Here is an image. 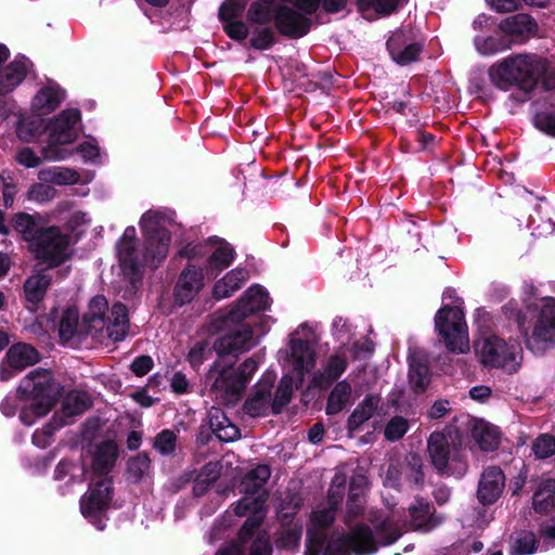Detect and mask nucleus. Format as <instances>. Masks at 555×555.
<instances>
[{
    "label": "nucleus",
    "mask_w": 555,
    "mask_h": 555,
    "mask_svg": "<svg viewBox=\"0 0 555 555\" xmlns=\"http://www.w3.org/2000/svg\"><path fill=\"white\" fill-rule=\"evenodd\" d=\"M346 481L344 473H336L328 489L326 505L319 506L311 513L305 555H370L379 545L391 544L401 537L399 520H393L398 517V512H369L367 520L373 529L364 522L357 524L350 527L346 535L333 534L324 547V529L335 520L336 509L345 495Z\"/></svg>",
    "instance_id": "1"
},
{
    "label": "nucleus",
    "mask_w": 555,
    "mask_h": 555,
    "mask_svg": "<svg viewBox=\"0 0 555 555\" xmlns=\"http://www.w3.org/2000/svg\"><path fill=\"white\" fill-rule=\"evenodd\" d=\"M270 307L268 292L260 285H253L242 296L227 308L214 314L210 331L224 332L218 338L214 348L219 354L245 352L255 347L268 332L264 319L254 325L247 320Z\"/></svg>",
    "instance_id": "2"
},
{
    "label": "nucleus",
    "mask_w": 555,
    "mask_h": 555,
    "mask_svg": "<svg viewBox=\"0 0 555 555\" xmlns=\"http://www.w3.org/2000/svg\"><path fill=\"white\" fill-rule=\"evenodd\" d=\"M171 218L165 211L151 209L142 215L140 220L144 237L142 247L137 242L134 227L125 229L116 245V253L121 270L126 274H135L142 268L156 269L166 259L171 242V235L166 228Z\"/></svg>",
    "instance_id": "3"
},
{
    "label": "nucleus",
    "mask_w": 555,
    "mask_h": 555,
    "mask_svg": "<svg viewBox=\"0 0 555 555\" xmlns=\"http://www.w3.org/2000/svg\"><path fill=\"white\" fill-rule=\"evenodd\" d=\"M179 254L189 260L175 287V300L180 306L191 302L204 288L205 275L208 279L217 276L234 260L233 248L218 237L190 243Z\"/></svg>",
    "instance_id": "4"
},
{
    "label": "nucleus",
    "mask_w": 555,
    "mask_h": 555,
    "mask_svg": "<svg viewBox=\"0 0 555 555\" xmlns=\"http://www.w3.org/2000/svg\"><path fill=\"white\" fill-rule=\"evenodd\" d=\"M315 341L314 330L311 325L304 323L289 335V351H286L284 366L292 374L282 377L272 403L274 413L289 402L294 385L300 384L306 373H309L315 365Z\"/></svg>",
    "instance_id": "5"
},
{
    "label": "nucleus",
    "mask_w": 555,
    "mask_h": 555,
    "mask_svg": "<svg viewBox=\"0 0 555 555\" xmlns=\"http://www.w3.org/2000/svg\"><path fill=\"white\" fill-rule=\"evenodd\" d=\"M547 69L545 57L535 53H515L493 63L488 69V76L491 83L502 90L512 87L531 90Z\"/></svg>",
    "instance_id": "6"
},
{
    "label": "nucleus",
    "mask_w": 555,
    "mask_h": 555,
    "mask_svg": "<svg viewBox=\"0 0 555 555\" xmlns=\"http://www.w3.org/2000/svg\"><path fill=\"white\" fill-rule=\"evenodd\" d=\"M17 393L23 401L20 420L31 426L52 410L61 395V385L54 380L51 371L36 369L23 377Z\"/></svg>",
    "instance_id": "7"
},
{
    "label": "nucleus",
    "mask_w": 555,
    "mask_h": 555,
    "mask_svg": "<svg viewBox=\"0 0 555 555\" xmlns=\"http://www.w3.org/2000/svg\"><path fill=\"white\" fill-rule=\"evenodd\" d=\"M81 327L86 335L100 339L106 335L113 341H121L128 333L129 320L127 308L115 304L108 313V302L104 296H94L82 317Z\"/></svg>",
    "instance_id": "8"
},
{
    "label": "nucleus",
    "mask_w": 555,
    "mask_h": 555,
    "mask_svg": "<svg viewBox=\"0 0 555 555\" xmlns=\"http://www.w3.org/2000/svg\"><path fill=\"white\" fill-rule=\"evenodd\" d=\"M257 369L258 361L254 358L246 359L237 367L217 361L210 367L206 383L216 400L222 404H234L240 400Z\"/></svg>",
    "instance_id": "9"
},
{
    "label": "nucleus",
    "mask_w": 555,
    "mask_h": 555,
    "mask_svg": "<svg viewBox=\"0 0 555 555\" xmlns=\"http://www.w3.org/2000/svg\"><path fill=\"white\" fill-rule=\"evenodd\" d=\"M234 512L237 516L247 517L238 534L242 554L247 552V555H271L269 534L260 529L264 518L263 498H243L237 502Z\"/></svg>",
    "instance_id": "10"
},
{
    "label": "nucleus",
    "mask_w": 555,
    "mask_h": 555,
    "mask_svg": "<svg viewBox=\"0 0 555 555\" xmlns=\"http://www.w3.org/2000/svg\"><path fill=\"white\" fill-rule=\"evenodd\" d=\"M80 112L69 108L59 114L47 127L48 138L42 146L43 158L59 162L68 158L73 154L69 145L78 135Z\"/></svg>",
    "instance_id": "11"
},
{
    "label": "nucleus",
    "mask_w": 555,
    "mask_h": 555,
    "mask_svg": "<svg viewBox=\"0 0 555 555\" xmlns=\"http://www.w3.org/2000/svg\"><path fill=\"white\" fill-rule=\"evenodd\" d=\"M476 353L485 365L501 369L509 374L518 371L522 359V349L517 341L506 343L498 336L479 340Z\"/></svg>",
    "instance_id": "12"
},
{
    "label": "nucleus",
    "mask_w": 555,
    "mask_h": 555,
    "mask_svg": "<svg viewBox=\"0 0 555 555\" xmlns=\"http://www.w3.org/2000/svg\"><path fill=\"white\" fill-rule=\"evenodd\" d=\"M526 336L527 347L534 353H542L555 345V299H544L537 310L531 330L518 320Z\"/></svg>",
    "instance_id": "13"
},
{
    "label": "nucleus",
    "mask_w": 555,
    "mask_h": 555,
    "mask_svg": "<svg viewBox=\"0 0 555 555\" xmlns=\"http://www.w3.org/2000/svg\"><path fill=\"white\" fill-rule=\"evenodd\" d=\"M435 327L450 351L465 353L469 350L468 328L459 306L440 308L435 317Z\"/></svg>",
    "instance_id": "14"
},
{
    "label": "nucleus",
    "mask_w": 555,
    "mask_h": 555,
    "mask_svg": "<svg viewBox=\"0 0 555 555\" xmlns=\"http://www.w3.org/2000/svg\"><path fill=\"white\" fill-rule=\"evenodd\" d=\"M372 351L373 346L366 338L354 341L352 346L344 345L328 358L323 370L313 375L312 384L317 387H322L333 383L346 371L349 357L353 359H364L370 356Z\"/></svg>",
    "instance_id": "15"
},
{
    "label": "nucleus",
    "mask_w": 555,
    "mask_h": 555,
    "mask_svg": "<svg viewBox=\"0 0 555 555\" xmlns=\"http://www.w3.org/2000/svg\"><path fill=\"white\" fill-rule=\"evenodd\" d=\"M69 237L56 227L46 228L29 247L40 262L49 268L64 263L70 257Z\"/></svg>",
    "instance_id": "16"
},
{
    "label": "nucleus",
    "mask_w": 555,
    "mask_h": 555,
    "mask_svg": "<svg viewBox=\"0 0 555 555\" xmlns=\"http://www.w3.org/2000/svg\"><path fill=\"white\" fill-rule=\"evenodd\" d=\"M85 479L90 480L91 485L89 491L80 500V511L99 530H102L105 524L100 516L111 501V479L96 477Z\"/></svg>",
    "instance_id": "17"
},
{
    "label": "nucleus",
    "mask_w": 555,
    "mask_h": 555,
    "mask_svg": "<svg viewBox=\"0 0 555 555\" xmlns=\"http://www.w3.org/2000/svg\"><path fill=\"white\" fill-rule=\"evenodd\" d=\"M493 25L492 17L480 14L473 21V28L478 31L473 39L475 50L482 56H493L511 50L509 41L498 28L494 33L488 30Z\"/></svg>",
    "instance_id": "18"
},
{
    "label": "nucleus",
    "mask_w": 555,
    "mask_h": 555,
    "mask_svg": "<svg viewBox=\"0 0 555 555\" xmlns=\"http://www.w3.org/2000/svg\"><path fill=\"white\" fill-rule=\"evenodd\" d=\"M299 506L300 499L296 496H291L287 505H284L283 503L278 505L276 514L282 522V530L276 540L279 547L288 551L298 547L302 533V525L297 520L294 521V517Z\"/></svg>",
    "instance_id": "19"
},
{
    "label": "nucleus",
    "mask_w": 555,
    "mask_h": 555,
    "mask_svg": "<svg viewBox=\"0 0 555 555\" xmlns=\"http://www.w3.org/2000/svg\"><path fill=\"white\" fill-rule=\"evenodd\" d=\"M388 512H398V517H395V522L399 520L401 527V533L403 532L405 527L411 529H420L424 531H429L433 529L437 522L431 517L430 505L421 499H416L414 503L409 506L408 515L405 512L393 508L388 502L386 503L385 508L383 509H371L370 513H388Z\"/></svg>",
    "instance_id": "20"
},
{
    "label": "nucleus",
    "mask_w": 555,
    "mask_h": 555,
    "mask_svg": "<svg viewBox=\"0 0 555 555\" xmlns=\"http://www.w3.org/2000/svg\"><path fill=\"white\" fill-rule=\"evenodd\" d=\"M10 57V50L0 42V94L13 91L25 79L30 68V62L25 56H16L3 67Z\"/></svg>",
    "instance_id": "21"
},
{
    "label": "nucleus",
    "mask_w": 555,
    "mask_h": 555,
    "mask_svg": "<svg viewBox=\"0 0 555 555\" xmlns=\"http://www.w3.org/2000/svg\"><path fill=\"white\" fill-rule=\"evenodd\" d=\"M39 359V353L33 346L25 343L14 344L0 363V380L11 379L16 372L36 364Z\"/></svg>",
    "instance_id": "22"
},
{
    "label": "nucleus",
    "mask_w": 555,
    "mask_h": 555,
    "mask_svg": "<svg viewBox=\"0 0 555 555\" xmlns=\"http://www.w3.org/2000/svg\"><path fill=\"white\" fill-rule=\"evenodd\" d=\"M498 29L504 34L512 49L514 46L522 44L533 37L538 30V24L530 15L519 13L500 21Z\"/></svg>",
    "instance_id": "23"
},
{
    "label": "nucleus",
    "mask_w": 555,
    "mask_h": 555,
    "mask_svg": "<svg viewBox=\"0 0 555 555\" xmlns=\"http://www.w3.org/2000/svg\"><path fill=\"white\" fill-rule=\"evenodd\" d=\"M118 456V448L112 440H105L92 448L90 455V468H82L85 478L96 477L108 478V473L113 468Z\"/></svg>",
    "instance_id": "24"
},
{
    "label": "nucleus",
    "mask_w": 555,
    "mask_h": 555,
    "mask_svg": "<svg viewBox=\"0 0 555 555\" xmlns=\"http://www.w3.org/2000/svg\"><path fill=\"white\" fill-rule=\"evenodd\" d=\"M410 486H420L424 481L421 459L412 454L405 465H389L384 485L386 488L397 489L401 485V479Z\"/></svg>",
    "instance_id": "25"
},
{
    "label": "nucleus",
    "mask_w": 555,
    "mask_h": 555,
    "mask_svg": "<svg viewBox=\"0 0 555 555\" xmlns=\"http://www.w3.org/2000/svg\"><path fill=\"white\" fill-rule=\"evenodd\" d=\"M505 487V475L500 467L489 466L480 475L477 498L483 505L493 504L499 500Z\"/></svg>",
    "instance_id": "26"
},
{
    "label": "nucleus",
    "mask_w": 555,
    "mask_h": 555,
    "mask_svg": "<svg viewBox=\"0 0 555 555\" xmlns=\"http://www.w3.org/2000/svg\"><path fill=\"white\" fill-rule=\"evenodd\" d=\"M275 377L271 373L262 375L261 379L255 386L253 392L244 403L245 412L253 416H261L267 413L271 403V389Z\"/></svg>",
    "instance_id": "27"
},
{
    "label": "nucleus",
    "mask_w": 555,
    "mask_h": 555,
    "mask_svg": "<svg viewBox=\"0 0 555 555\" xmlns=\"http://www.w3.org/2000/svg\"><path fill=\"white\" fill-rule=\"evenodd\" d=\"M369 480L364 475H354L350 481L346 504L345 524L350 526L351 519L364 512Z\"/></svg>",
    "instance_id": "28"
},
{
    "label": "nucleus",
    "mask_w": 555,
    "mask_h": 555,
    "mask_svg": "<svg viewBox=\"0 0 555 555\" xmlns=\"http://www.w3.org/2000/svg\"><path fill=\"white\" fill-rule=\"evenodd\" d=\"M387 48L392 60L400 65L415 61L421 51L418 44L409 42L406 33L403 30L391 35L387 41Z\"/></svg>",
    "instance_id": "29"
},
{
    "label": "nucleus",
    "mask_w": 555,
    "mask_h": 555,
    "mask_svg": "<svg viewBox=\"0 0 555 555\" xmlns=\"http://www.w3.org/2000/svg\"><path fill=\"white\" fill-rule=\"evenodd\" d=\"M470 436L482 451H492L499 447L501 434L496 426L483 420H470Z\"/></svg>",
    "instance_id": "30"
},
{
    "label": "nucleus",
    "mask_w": 555,
    "mask_h": 555,
    "mask_svg": "<svg viewBox=\"0 0 555 555\" xmlns=\"http://www.w3.org/2000/svg\"><path fill=\"white\" fill-rule=\"evenodd\" d=\"M270 476L271 470L267 465H258L256 468L247 473L240 486L241 491L246 494L244 498H263V504H266L268 494L266 491H262V488L270 478ZM263 509L266 511V505H263Z\"/></svg>",
    "instance_id": "31"
},
{
    "label": "nucleus",
    "mask_w": 555,
    "mask_h": 555,
    "mask_svg": "<svg viewBox=\"0 0 555 555\" xmlns=\"http://www.w3.org/2000/svg\"><path fill=\"white\" fill-rule=\"evenodd\" d=\"M64 92L57 85L49 83L42 87L34 96L31 109L38 116L53 112L63 101Z\"/></svg>",
    "instance_id": "32"
},
{
    "label": "nucleus",
    "mask_w": 555,
    "mask_h": 555,
    "mask_svg": "<svg viewBox=\"0 0 555 555\" xmlns=\"http://www.w3.org/2000/svg\"><path fill=\"white\" fill-rule=\"evenodd\" d=\"M249 274L246 269L235 268L229 271L223 278L218 280L212 287V297L217 300L231 297L248 280Z\"/></svg>",
    "instance_id": "33"
},
{
    "label": "nucleus",
    "mask_w": 555,
    "mask_h": 555,
    "mask_svg": "<svg viewBox=\"0 0 555 555\" xmlns=\"http://www.w3.org/2000/svg\"><path fill=\"white\" fill-rule=\"evenodd\" d=\"M46 220L39 214L29 215L26 212H20L13 218L14 229L23 236L28 243V246L39 238L41 231H44L43 224Z\"/></svg>",
    "instance_id": "34"
},
{
    "label": "nucleus",
    "mask_w": 555,
    "mask_h": 555,
    "mask_svg": "<svg viewBox=\"0 0 555 555\" xmlns=\"http://www.w3.org/2000/svg\"><path fill=\"white\" fill-rule=\"evenodd\" d=\"M428 453L433 465L441 474L449 473L450 450L449 441L444 434L433 433L428 439Z\"/></svg>",
    "instance_id": "35"
},
{
    "label": "nucleus",
    "mask_w": 555,
    "mask_h": 555,
    "mask_svg": "<svg viewBox=\"0 0 555 555\" xmlns=\"http://www.w3.org/2000/svg\"><path fill=\"white\" fill-rule=\"evenodd\" d=\"M208 417L210 428L220 441L233 442L240 438V429L220 409L211 408Z\"/></svg>",
    "instance_id": "36"
},
{
    "label": "nucleus",
    "mask_w": 555,
    "mask_h": 555,
    "mask_svg": "<svg viewBox=\"0 0 555 555\" xmlns=\"http://www.w3.org/2000/svg\"><path fill=\"white\" fill-rule=\"evenodd\" d=\"M90 405L91 400L86 392L74 390L64 397L62 410L55 413V415H59V421H66L68 424L69 418L82 414Z\"/></svg>",
    "instance_id": "37"
},
{
    "label": "nucleus",
    "mask_w": 555,
    "mask_h": 555,
    "mask_svg": "<svg viewBox=\"0 0 555 555\" xmlns=\"http://www.w3.org/2000/svg\"><path fill=\"white\" fill-rule=\"evenodd\" d=\"M379 397L375 395L366 396L353 410L348 420V429L350 431L358 430L362 424L372 418L375 414H379Z\"/></svg>",
    "instance_id": "38"
},
{
    "label": "nucleus",
    "mask_w": 555,
    "mask_h": 555,
    "mask_svg": "<svg viewBox=\"0 0 555 555\" xmlns=\"http://www.w3.org/2000/svg\"><path fill=\"white\" fill-rule=\"evenodd\" d=\"M51 278L44 272H34L24 283L25 298L29 304H39L50 286Z\"/></svg>",
    "instance_id": "39"
},
{
    "label": "nucleus",
    "mask_w": 555,
    "mask_h": 555,
    "mask_svg": "<svg viewBox=\"0 0 555 555\" xmlns=\"http://www.w3.org/2000/svg\"><path fill=\"white\" fill-rule=\"evenodd\" d=\"M38 179L44 183L69 185L79 181V175L70 168L54 166L40 170Z\"/></svg>",
    "instance_id": "40"
},
{
    "label": "nucleus",
    "mask_w": 555,
    "mask_h": 555,
    "mask_svg": "<svg viewBox=\"0 0 555 555\" xmlns=\"http://www.w3.org/2000/svg\"><path fill=\"white\" fill-rule=\"evenodd\" d=\"M351 399V385L347 380L338 382L332 389L326 404L327 414L341 412Z\"/></svg>",
    "instance_id": "41"
},
{
    "label": "nucleus",
    "mask_w": 555,
    "mask_h": 555,
    "mask_svg": "<svg viewBox=\"0 0 555 555\" xmlns=\"http://www.w3.org/2000/svg\"><path fill=\"white\" fill-rule=\"evenodd\" d=\"M533 508L539 513H545L555 507V480L545 479L533 494Z\"/></svg>",
    "instance_id": "42"
},
{
    "label": "nucleus",
    "mask_w": 555,
    "mask_h": 555,
    "mask_svg": "<svg viewBox=\"0 0 555 555\" xmlns=\"http://www.w3.org/2000/svg\"><path fill=\"white\" fill-rule=\"evenodd\" d=\"M405 2L406 0H357V5L362 15L369 18L371 13L388 15Z\"/></svg>",
    "instance_id": "43"
},
{
    "label": "nucleus",
    "mask_w": 555,
    "mask_h": 555,
    "mask_svg": "<svg viewBox=\"0 0 555 555\" xmlns=\"http://www.w3.org/2000/svg\"><path fill=\"white\" fill-rule=\"evenodd\" d=\"M78 318V311L74 308H69L63 313L59 327V334L63 341L70 340L78 330L85 334V330L81 327V323L79 324Z\"/></svg>",
    "instance_id": "44"
},
{
    "label": "nucleus",
    "mask_w": 555,
    "mask_h": 555,
    "mask_svg": "<svg viewBox=\"0 0 555 555\" xmlns=\"http://www.w3.org/2000/svg\"><path fill=\"white\" fill-rule=\"evenodd\" d=\"M537 551L535 535L531 531H519L512 537L513 555H531Z\"/></svg>",
    "instance_id": "45"
},
{
    "label": "nucleus",
    "mask_w": 555,
    "mask_h": 555,
    "mask_svg": "<svg viewBox=\"0 0 555 555\" xmlns=\"http://www.w3.org/2000/svg\"><path fill=\"white\" fill-rule=\"evenodd\" d=\"M220 469V465L216 462H209L202 468L194 485L196 495L203 494L208 486L219 478Z\"/></svg>",
    "instance_id": "46"
},
{
    "label": "nucleus",
    "mask_w": 555,
    "mask_h": 555,
    "mask_svg": "<svg viewBox=\"0 0 555 555\" xmlns=\"http://www.w3.org/2000/svg\"><path fill=\"white\" fill-rule=\"evenodd\" d=\"M247 0H227L220 7L219 17L222 23L242 20Z\"/></svg>",
    "instance_id": "47"
},
{
    "label": "nucleus",
    "mask_w": 555,
    "mask_h": 555,
    "mask_svg": "<svg viewBox=\"0 0 555 555\" xmlns=\"http://www.w3.org/2000/svg\"><path fill=\"white\" fill-rule=\"evenodd\" d=\"M46 129L41 119L22 120L17 127V135L22 141H36Z\"/></svg>",
    "instance_id": "48"
},
{
    "label": "nucleus",
    "mask_w": 555,
    "mask_h": 555,
    "mask_svg": "<svg viewBox=\"0 0 555 555\" xmlns=\"http://www.w3.org/2000/svg\"><path fill=\"white\" fill-rule=\"evenodd\" d=\"M67 424L66 421H59V415H54L51 423H49L47 426H44L40 430H36L33 435V442L39 448H46L49 442L51 436L54 434L55 430L62 428Z\"/></svg>",
    "instance_id": "49"
},
{
    "label": "nucleus",
    "mask_w": 555,
    "mask_h": 555,
    "mask_svg": "<svg viewBox=\"0 0 555 555\" xmlns=\"http://www.w3.org/2000/svg\"><path fill=\"white\" fill-rule=\"evenodd\" d=\"M410 384L416 392L423 391L429 383L428 367L425 364H410Z\"/></svg>",
    "instance_id": "50"
},
{
    "label": "nucleus",
    "mask_w": 555,
    "mask_h": 555,
    "mask_svg": "<svg viewBox=\"0 0 555 555\" xmlns=\"http://www.w3.org/2000/svg\"><path fill=\"white\" fill-rule=\"evenodd\" d=\"M274 42V31L270 27H256L251 31L250 46L256 50H267Z\"/></svg>",
    "instance_id": "51"
},
{
    "label": "nucleus",
    "mask_w": 555,
    "mask_h": 555,
    "mask_svg": "<svg viewBox=\"0 0 555 555\" xmlns=\"http://www.w3.org/2000/svg\"><path fill=\"white\" fill-rule=\"evenodd\" d=\"M273 3H264L262 0H257L250 4L247 11V16L250 22L267 24L271 20V9Z\"/></svg>",
    "instance_id": "52"
},
{
    "label": "nucleus",
    "mask_w": 555,
    "mask_h": 555,
    "mask_svg": "<svg viewBox=\"0 0 555 555\" xmlns=\"http://www.w3.org/2000/svg\"><path fill=\"white\" fill-rule=\"evenodd\" d=\"M532 451L538 459H546L555 453V437L548 434L540 435L532 444Z\"/></svg>",
    "instance_id": "53"
},
{
    "label": "nucleus",
    "mask_w": 555,
    "mask_h": 555,
    "mask_svg": "<svg viewBox=\"0 0 555 555\" xmlns=\"http://www.w3.org/2000/svg\"><path fill=\"white\" fill-rule=\"evenodd\" d=\"M409 429L408 421L402 416L392 417L385 427V437L389 441L399 440Z\"/></svg>",
    "instance_id": "54"
},
{
    "label": "nucleus",
    "mask_w": 555,
    "mask_h": 555,
    "mask_svg": "<svg viewBox=\"0 0 555 555\" xmlns=\"http://www.w3.org/2000/svg\"><path fill=\"white\" fill-rule=\"evenodd\" d=\"M150 459L146 454H138L128 462V472L134 480L142 479L150 472Z\"/></svg>",
    "instance_id": "55"
},
{
    "label": "nucleus",
    "mask_w": 555,
    "mask_h": 555,
    "mask_svg": "<svg viewBox=\"0 0 555 555\" xmlns=\"http://www.w3.org/2000/svg\"><path fill=\"white\" fill-rule=\"evenodd\" d=\"M210 352V345L207 340L196 341L189 351L188 360L196 369L203 364Z\"/></svg>",
    "instance_id": "56"
},
{
    "label": "nucleus",
    "mask_w": 555,
    "mask_h": 555,
    "mask_svg": "<svg viewBox=\"0 0 555 555\" xmlns=\"http://www.w3.org/2000/svg\"><path fill=\"white\" fill-rule=\"evenodd\" d=\"M54 189L43 183H35L33 184L29 190L27 191V199L37 202V203H44L54 197Z\"/></svg>",
    "instance_id": "57"
},
{
    "label": "nucleus",
    "mask_w": 555,
    "mask_h": 555,
    "mask_svg": "<svg viewBox=\"0 0 555 555\" xmlns=\"http://www.w3.org/2000/svg\"><path fill=\"white\" fill-rule=\"evenodd\" d=\"M154 447L164 455L172 453L176 448V435L171 430H163L156 436Z\"/></svg>",
    "instance_id": "58"
},
{
    "label": "nucleus",
    "mask_w": 555,
    "mask_h": 555,
    "mask_svg": "<svg viewBox=\"0 0 555 555\" xmlns=\"http://www.w3.org/2000/svg\"><path fill=\"white\" fill-rule=\"evenodd\" d=\"M77 152L81 155L85 162L92 164H100L102 162V155L100 147L93 141H86L81 143Z\"/></svg>",
    "instance_id": "59"
},
{
    "label": "nucleus",
    "mask_w": 555,
    "mask_h": 555,
    "mask_svg": "<svg viewBox=\"0 0 555 555\" xmlns=\"http://www.w3.org/2000/svg\"><path fill=\"white\" fill-rule=\"evenodd\" d=\"M222 24L225 34L233 40L242 41L248 36V27L242 20L225 22Z\"/></svg>",
    "instance_id": "60"
},
{
    "label": "nucleus",
    "mask_w": 555,
    "mask_h": 555,
    "mask_svg": "<svg viewBox=\"0 0 555 555\" xmlns=\"http://www.w3.org/2000/svg\"><path fill=\"white\" fill-rule=\"evenodd\" d=\"M15 160L25 168L38 167L42 159L31 149L22 147L15 154Z\"/></svg>",
    "instance_id": "61"
},
{
    "label": "nucleus",
    "mask_w": 555,
    "mask_h": 555,
    "mask_svg": "<svg viewBox=\"0 0 555 555\" xmlns=\"http://www.w3.org/2000/svg\"><path fill=\"white\" fill-rule=\"evenodd\" d=\"M534 124L541 131L555 137V113H538L534 117Z\"/></svg>",
    "instance_id": "62"
},
{
    "label": "nucleus",
    "mask_w": 555,
    "mask_h": 555,
    "mask_svg": "<svg viewBox=\"0 0 555 555\" xmlns=\"http://www.w3.org/2000/svg\"><path fill=\"white\" fill-rule=\"evenodd\" d=\"M20 403L23 404L18 393L16 396H7L1 402V412L8 417H12L16 414Z\"/></svg>",
    "instance_id": "63"
},
{
    "label": "nucleus",
    "mask_w": 555,
    "mask_h": 555,
    "mask_svg": "<svg viewBox=\"0 0 555 555\" xmlns=\"http://www.w3.org/2000/svg\"><path fill=\"white\" fill-rule=\"evenodd\" d=\"M170 387L176 393H185L189 391L191 384L185 374L176 372L170 379Z\"/></svg>",
    "instance_id": "64"
}]
</instances>
